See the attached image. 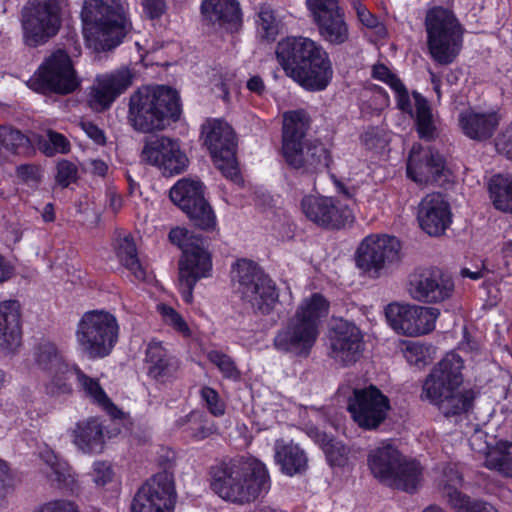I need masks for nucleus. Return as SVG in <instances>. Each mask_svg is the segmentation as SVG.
Returning <instances> with one entry per match:
<instances>
[{"label": "nucleus", "mask_w": 512, "mask_h": 512, "mask_svg": "<svg viewBox=\"0 0 512 512\" xmlns=\"http://www.w3.org/2000/svg\"><path fill=\"white\" fill-rule=\"evenodd\" d=\"M275 56L284 74L305 91L322 92L333 80L329 53L311 38L287 36L277 43Z\"/></svg>", "instance_id": "1"}, {"label": "nucleus", "mask_w": 512, "mask_h": 512, "mask_svg": "<svg viewBox=\"0 0 512 512\" xmlns=\"http://www.w3.org/2000/svg\"><path fill=\"white\" fill-rule=\"evenodd\" d=\"M210 489L225 501L246 504L271 486L266 465L252 456H236L209 468Z\"/></svg>", "instance_id": "2"}, {"label": "nucleus", "mask_w": 512, "mask_h": 512, "mask_svg": "<svg viewBox=\"0 0 512 512\" xmlns=\"http://www.w3.org/2000/svg\"><path fill=\"white\" fill-rule=\"evenodd\" d=\"M464 361L456 352H448L426 376L421 399L428 401L446 417L468 413L474 405L473 389H462Z\"/></svg>", "instance_id": "3"}, {"label": "nucleus", "mask_w": 512, "mask_h": 512, "mask_svg": "<svg viewBox=\"0 0 512 512\" xmlns=\"http://www.w3.org/2000/svg\"><path fill=\"white\" fill-rule=\"evenodd\" d=\"M182 103L179 92L168 85H144L129 97L127 120L137 132L162 131L180 119Z\"/></svg>", "instance_id": "4"}, {"label": "nucleus", "mask_w": 512, "mask_h": 512, "mask_svg": "<svg viewBox=\"0 0 512 512\" xmlns=\"http://www.w3.org/2000/svg\"><path fill=\"white\" fill-rule=\"evenodd\" d=\"M330 309V302L319 292L302 300L293 317L277 331L273 346L283 353L307 357L319 336V325Z\"/></svg>", "instance_id": "5"}, {"label": "nucleus", "mask_w": 512, "mask_h": 512, "mask_svg": "<svg viewBox=\"0 0 512 512\" xmlns=\"http://www.w3.org/2000/svg\"><path fill=\"white\" fill-rule=\"evenodd\" d=\"M424 26L431 59L442 66L452 64L462 50L464 34L454 12L442 6H434L427 10Z\"/></svg>", "instance_id": "6"}, {"label": "nucleus", "mask_w": 512, "mask_h": 512, "mask_svg": "<svg viewBox=\"0 0 512 512\" xmlns=\"http://www.w3.org/2000/svg\"><path fill=\"white\" fill-rule=\"evenodd\" d=\"M201 139L222 175L242 185L244 180L236 157L238 140L232 126L222 119L208 118L201 125Z\"/></svg>", "instance_id": "7"}, {"label": "nucleus", "mask_w": 512, "mask_h": 512, "mask_svg": "<svg viewBox=\"0 0 512 512\" xmlns=\"http://www.w3.org/2000/svg\"><path fill=\"white\" fill-rule=\"evenodd\" d=\"M206 187L200 180L179 179L170 189L169 198L187 217L192 227L214 232L217 229V216L208 199Z\"/></svg>", "instance_id": "8"}, {"label": "nucleus", "mask_w": 512, "mask_h": 512, "mask_svg": "<svg viewBox=\"0 0 512 512\" xmlns=\"http://www.w3.org/2000/svg\"><path fill=\"white\" fill-rule=\"evenodd\" d=\"M237 291L244 302L262 315L273 312L279 301V289L271 277L251 260L237 262Z\"/></svg>", "instance_id": "9"}, {"label": "nucleus", "mask_w": 512, "mask_h": 512, "mask_svg": "<svg viewBox=\"0 0 512 512\" xmlns=\"http://www.w3.org/2000/svg\"><path fill=\"white\" fill-rule=\"evenodd\" d=\"M24 43L37 47L55 37L62 26L60 0H28L21 10Z\"/></svg>", "instance_id": "10"}, {"label": "nucleus", "mask_w": 512, "mask_h": 512, "mask_svg": "<svg viewBox=\"0 0 512 512\" xmlns=\"http://www.w3.org/2000/svg\"><path fill=\"white\" fill-rule=\"evenodd\" d=\"M168 239L182 251L179 260L180 276L191 277L193 281L211 276L212 255L208 250L207 239L203 235L176 226L169 231Z\"/></svg>", "instance_id": "11"}, {"label": "nucleus", "mask_w": 512, "mask_h": 512, "mask_svg": "<svg viewBox=\"0 0 512 512\" xmlns=\"http://www.w3.org/2000/svg\"><path fill=\"white\" fill-rule=\"evenodd\" d=\"M133 29L122 0H98V54L122 45Z\"/></svg>", "instance_id": "12"}, {"label": "nucleus", "mask_w": 512, "mask_h": 512, "mask_svg": "<svg viewBox=\"0 0 512 512\" xmlns=\"http://www.w3.org/2000/svg\"><path fill=\"white\" fill-rule=\"evenodd\" d=\"M176 500L173 472H158L139 487L131 512H173Z\"/></svg>", "instance_id": "13"}, {"label": "nucleus", "mask_w": 512, "mask_h": 512, "mask_svg": "<svg viewBox=\"0 0 512 512\" xmlns=\"http://www.w3.org/2000/svg\"><path fill=\"white\" fill-rule=\"evenodd\" d=\"M390 409L389 397L373 384L355 389L348 402L354 422L368 431L377 429L387 419Z\"/></svg>", "instance_id": "14"}, {"label": "nucleus", "mask_w": 512, "mask_h": 512, "mask_svg": "<svg viewBox=\"0 0 512 512\" xmlns=\"http://www.w3.org/2000/svg\"><path fill=\"white\" fill-rule=\"evenodd\" d=\"M31 87L41 93L69 94L78 86L70 57L63 51L53 53L38 69Z\"/></svg>", "instance_id": "15"}, {"label": "nucleus", "mask_w": 512, "mask_h": 512, "mask_svg": "<svg viewBox=\"0 0 512 512\" xmlns=\"http://www.w3.org/2000/svg\"><path fill=\"white\" fill-rule=\"evenodd\" d=\"M454 291L453 277L439 268L419 267L409 275L408 292L419 302L442 303L452 298Z\"/></svg>", "instance_id": "16"}, {"label": "nucleus", "mask_w": 512, "mask_h": 512, "mask_svg": "<svg viewBox=\"0 0 512 512\" xmlns=\"http://www.w3.org/2000/svg\"><path fill=\"white\" fill-rule=\"evenodd\" d=\"M385 316L392 329L404 336H420L434 330L439 310L433 307L390 303Z\"/></svg>", "instance_id": "17"}, {"label": "nucleus", "mask_w": 512, "mask_h": 512, "mask_svg": "<svg viewBox=\"0 0 512 512\" xmlns=\"http://www.w3.org/2000/svg\"><path fill=\"white\" fill-rule=\"evenodd\" d=\"M321 39L330 46H341L349 40V26L338 0H306Z\"/></svg>", "instance_id": "18"}, {"label": "nucleus", "mask_w": 512, "mask_h": 512, "mask_svg": "<svg viewBox=\"0 0 512 512\" xmlns=\"http://www.w3.org/2000/svg\"><path fill=\"white\" fill-rule=\"evenodd\" d=\"M140 157L146 164L156 167L165 177L183 173L189 164L179 140L166 136H155L146 140Z\"/></svg>", "instance_id": "19"}, {"label": "nucleus", "mask_w": 512, "mask_h": 512, "mask_svg": "<svg viewBox=\"0 0 512 512\" xmlns=\"http://www.w3.org/2000/svg\"><path fill=\"white\" fill-rule=\"evenodd\" d=\"M400 249V242L395 236L368 235L356 249V266L363 272L378 277L386 264L398 260Z\"/></svg>", "instance_id": "20"}, {"label": "nucleus", "mask_w": 512, "mask_h": 512, "mask_svg": "<svg viewBox=\"0 0 512 512\" xmlns=\"http://www.w3.org/2000/svg\"><path fill=\"white\" fill-rule=\"evenodd\" d=\"M305 217L318 227L328 230H340L352 221V212L337 198L323 195H305L300 202Z\"/></svg>", "instance_id": "21"}, {"label": "nucleus", "mask_w": 512, "mask_h": 512, "mask_svg": "<svg viewBox=\"0 0 512 512\" xmlns=\"http://www.w3.org/2000/svg\"><path fill=\"white\" fill-rule=\"evenodd\" d=\"M446 170V159L435 147L413 145L406 162L407 177L417 184L438 182Z\"/></svg>", "instance_id": "22"}, {"label": "nucleus", "mask_w": 512, "mask_h": 512, "mask_svg": "<svg viewBox=\"0 0 512 512\" xmlns=\"http://www.w3.org/2000/svg\"><path fill=\"white\" fill-rule=\"evenodd\" d=\"M331 356L343 366L355 364L364 351L362 332L353 322L340 320L330 334Z\"/></svg>", "instance_id": "23"}, {"label": "nucleus", "mask_w": 512, "mask_h": 512, "mask_svg": "<svg viewBox=\"0 0 512 512\" xmlns=\"http://www.w3.org/2000/svg\"><path fill=\"white\" fill-rule=\"evenodd\" d=\"M310 119L303 109L285 112L283 115L281 155L287 165L298 162V155L306 147Z\"/></svg>", "instance_id": "24"}, {"label": "nucleus", "mask_w": 512, "mask_h": 512, "mask_svg": "<svg viewBox=\"0 0 512 512\" xmlns=\"http://www.w3.org/2000/svg\"><path fill=\"white\" fill-rule=\"evenodd\" d=\"M35 362L42 369L49 373L62 371L74 373L80 388L89 396L93 403H96V380L87 376L76 366L70 367L63 361L62 355L54 343L50 341L40 342L34 352Z\"/></svg>", "instance_id": "25"}, {"label": "nucleus", "mask_w": 512, "mask_h": 512, "mask_svg": "<svg viewBox=\"0 0 512 512\" xmlns=\"http://www.w3.org/2000/svg\"><path fill=\"white\" fill-rule=\"evenodd\" d=\"M203 19L227 34L238 33L243 26V11L238 0H201Z\"/></svg>", "instance_id": "26"}, {"label": "nucleus", "mask_w": 512, "mask_h": 512, "mask_svg": "<svg viewBox=\"0 0 512 512\" xmlns=\"http://www.w3.org/2000/svg\"><path fill=\"white\" fill-rule=\"evenodd\" d=\"M418 221L421 229L430 236H440L449 228L452 212L442 193H430L421 200Z\"/></svg>", "instance_id": "27"}, {"label": "nucleus", "mask_w": 512, "mask_h": 512, "mask_svg": "<svg viewBox=\"0 0 512 512\" xmlns=\"http://www.w3.org/2000/svg\"><path fill=\"white\" fill-rule=\"evenodd\" d=\"M22 344L20 304L16 300L0 303V349L15 353Z\"/></svg>", "instance_id": "28"}, {"label": "nucleus", "mask_w": 512, "mask_h": 512, "mask_svg": "<svg viewBox=\"0 0 512 512\" xmlns=\"http://www.w3.org/2000/svg\"><path fill=\"white\" fill-rule=\"evenodd\" d=\"M459 127L469 139L485 142L493 137L499 124L500 116L496 111L476 112L472 109L459 114Z\"/></svg>", "instance_id": "29"}, {"label": "nucleus", "mask_w": 512, "mask_h": 512, "mask_svg": "<svg viewBox=\"0 0 512 512\" xmlns=\"http://www.w3.org/2000/svg\"><path fill=\"white\" fill-rule=\"evenodd\" d=\"M134 73L129 67H121L110 73L98 75V112L106 110L132 84Z\"/></svg>", "instance_id": "30"}, {"label": "nucleus", "mask_w": 512, "mask_h": 512, "mask_svg": "<svg viewBox=\"0 0 512 512\" xmlns=\"http://www.w3.org/2000/svg\"><path fill=\"white\" fill-rule=\"evenodd\" d=\"M174 426L190 442H201L219 434L217 423L206 412L198 409L179 417Z\"/></svg>", "instance_id": "31"}, {"label": "nucleus", "mask_w": 512, "mask_h": 512, "mask_svg": "<svg viewBox=\"0 0 512 512\" xmlns=\"http://www.w3.org/2000/svg\"><path fill=\"white\" fill-rule=\"evenodd\" d=\"M147 375L157 382L165 383L179 368V361L172 356L161 342L151 341L145 351Z\"/></svg>", "instance_id": "32"}, {"label": "nucleus", "mask_w": 512, "mask_h": 512, "mask_svg": "<svg viewBox=\"0 0 512 512\" xmlns=\"http://www.w3.org/2000/svg\"><path fill=\"white\" fill-rule=\"evenodd\" d=\"M274 458L280 470L287 476L302 474L307 470L308 458L305 451L293 441L278 439L274 445Z\"/></svg>", "instance_id": "33"}, {"label": "nucleus", "mask_w": 512, "mask_h": 512, "mask_svg": "<svg viewBox=\"0 0 512 512\" xmlns=\"http://www.w3.org/2000/svg\"><path fill=\"white\" fill-rule=\"evenodd\" d=\"M297 157L299 163L288 166L307 174L322 173L333 163L331 151L320 140L309 141Z\"/></svg>", "instance_id": "34"}, {"label": "nucleus", "mask_w": 512, "mask_h": 512, "mask_svg": "<svg viewBox=\"0 0 512 512\" xmlns=\"http://www.w3.org/2000/svg\"><path fill=\"white\" fill-rule=\"evenodd\" d=\"M401 451L391 443L382 445L371 450L368 454L367 464L372 475L381 483L387 482L393 476L397 463L401 460Z\"/></svg>", "instance_id": "35"}, {"label": "nucleus", "mask_w": 512, "mask_h": 512, "mask_svg": "<svg viewBox=\"0 0 512 512\" xmlns=\"http://www.w3.org/2000/svg\"><path fill=\"white\" fill-rule=\"evenodd\" d=\"M393 476L389 477L386 484L394 489L413 494L417 491L423 475V467L416 459L405 457L401 454V460L397 463Z\"/></svg>", "instance_id": "36"}, {"label": "nucleus", "mask_w": 512, "mask_h": 512, "mask_svg": "<svg viewBox=\"0 0 512 512\" xmlns=\"http://www.w3.org/2000/svg\"><path fill=\"white\" fill-rule=\"evenodd\" d=\"M98 407L109 418L110 424L105 425V420L98 421V443L104 438L109 439L118 436L121 433L125 420L128 418V413L124 412L118 407L107 395L105 390L98 383Z\"/></svg>", "instance_id": "37"}, {"label": "nucleus", "mask_w": 512, "mask_h": 512, "mask_svg": "<svg viewBox=\"0 0 512 512\" xmlns=\"http://www.w3.org/2000/svg\"><path fill=\"white\" fill-rule=\"evenodd\" d=\"M115 254L120 264L126 268L138 282L149 280L146 267L141 263L138 249L132 235L119 238L115 244Z\"/></svg>", "instance_id": "38"}, {"label": "nucleus", "mask_w": 512, "mask_h": 512, "mask_svg": "<svg viewBox=\"0 0 512 512\" xmlns=\"http://www.w3.org/2000/svg\"><path fill=\"white\" fill-rule=\"evenodd\" d=\"M120 326L116 316L98 309V358L111 354L119 340Z\"/></svg>", "instance_id": "39"}, {"label": "nucleus", "mask_w": 512, "mask_h": 512, "mask_svg": "<svg viewBox=\"0 0 512 512\" xmlns=\"http://www.w3.org/2000/svg\"><path fill=\"white\" fill-rule=\"evenodd\" d=\"M415 99V129L420 139L432 141L436 138V127L432 109L428 100L418 92L413 93Z\"/></svg>", "instance_id": "40"}, {"label": "nucleus", "mask_w": 512, "mask_h": 512, "mask_svg": "<svg viewBox=\"0 0 512 512\" xmlns=\"http://www.w3.org/2000/svg\"><path fill=\"white\" fill-rule=\"evenodd\" d=\"M489 193L495 209L512 213V176L496 174L489 182Z\"/></svg>", "instance_id": "41"}, {"label": "nucleus", "mask_w": 512, "mask_h": 512, "mask_svg": "<svg viewBox=\"0 0 512 512\" xmlns=\"http://www.w3.org/2000/svg\"><path fill=\"white\" fill-rule=\"evenodd\" d=\"M76 338L82 351L96 356V310L86 312L78 323Z\"/></svg>", "instance_id": "42"}, {"label": "nucleus", "mask_w": 512, "mask_h": 512, "mask_svg": "<svg viewBox=\"0 0 512 512\" xmlns=\"http://www.w3.org/2000/svg\"><path fill=\"white\" fill-rule=\"evenodd\" d=\"M73 443L85 454H91L96 443V418L79 421L72 431Z\"/></svg>", "instance_id": "43"}, {"label": "nucleus", "mask_w": 512, "mask_h": 512, "mask_svg": "<svg viewBox=\"0 0 512 512\" xmlns=\"http://www.w3.org/2000/svg\"><path fill=\"white\" fill-rule=\"evenodd\" d=\"M449 502L457 512H497L488 502L471 498L469 495L453 487L448 493Z\"/></svg>", "instance_id": "44"}, {"label": "nucleus", "mask_w": 512, "mask_h": 512, "mask_svg": "<svg viewBox=\"0 0 512 512\" xmlns=\"http://www.w3.org/2000/svg\"><path fill=\"white\" fill-rule=\"evenodd\" d=\"M80 17L84 40L90 49L96 51V0H84Z\"/></svg>", "instance_id": "45"}, {"label": "nucleus", "mask_w": 512, "mask_h": 512, "mask_svg": "<svg viewBox=\"0 0 512 512\" xmlns=\"http://www.w3.org/2000/svg\"><path fill=\"white\" fill-rule=\"evenodd\" d=\"M322 449L330 466L343 467L348 460V448L339 440L323 435Z\"/></svg>", "instance_id": "46"}, {"label": "nucleus", "mask_w": 512, "mask_h": 512, "mask_svg": "<svg viewBox=\"0 0 512 512\" xmlns=\"http://www.w3.org/2000/svg\"><path fill=\"white\" fill-rule=\"evenodd\" d=\"M41 459L50 468L51 472H47V476L51 481L58 484H67L70 477L69 466L65 461H62L51 450L46 449L40 453Z\"/></svg>", "instance_id": "47"}, {"label": "nucleus", "mask_w": 512, "mask_h": 512, "mask_svg": "<svg viewBox=\"0 0 512 512\" xmlns=\"http://www.w3.org/2000/svg\"><path fill=\"white\" fill-rule=\"evenodd\" d=\"M257 24L261 38L267 41H275L279 34V22L276 19L274 11L270 7H261L258 13Z\"/></svg>", "instance_id": "48"}, {"label": "nucleus", "mask_w": 512, "mask_h": 512, "mask_svg": "<svg viewBox=\"0 0 512 512\" xmlns=\"http://www.w3.org/2000/svg\"><path fill=\"white\" fill-rule=\"evenodd\" d=\"M207 357L219 369L223 378L233 381L240 380L241 372L229 355L222 351L212 350L208 353Z\"/></svg>", "instance_id": "49"}, {"label": "nucleus", "mask_w": 512, "mask_h": 512, "mask_svg": "<svg viewBox=\"0 0 512 512\" xmlns=\"http://www.w3.org/2000/svg\"><path fill=\"white\" fill-rule=\"evenodd\" d=\"M357 18L359 22L369 28L374 29L379 37L387 35V29L384 24L379 22L378 17L373 14L364 4L357 2L354 4Z\"/></svg>", "instance_id": "50"}, {"label": "nucleus", "mask_w": 512, "mask_h": 512, "mask_svg": "<svg viewBox=\"0 0 512 512\" xmlns=\"http://www.w3.org/2000/svg\"><path fill=\"white\" fill-rule=\"evenodd\" d=\"M52 378L46 385V392L51 396L68 395L72 393V385L69 379L75 376L74 373H64L62 371H54L51 373Z\"/></svg>", "instance_id": "51"}, {"label": "nucleus", "mask_w": 512, "mask_h": 512, "mask_svg": "<svg viewBox=\"0 0 512 512\" xmlns=\"http://www.w3.org/2000/svg\"><path fill=\"white\" fill-rule=\"evenodd\" d=\"M200 397L211 415L221 417L225 414V404L214 388L209 386L202 387Z\"/></svg>", "instance_id": "52"}, {"label": "nucleus", "mask_w": 512, "mask_h": 512, "mask_svg": "<svg viewBox=\"0 0 512 512\" xmlns=\"http://www.w3.org/2000/svg\"><path fill=\"white\" fill-rule=\"evenodd\" d=\"M123 207V198L118 188L113 184H107L105 191L104 213L114 218Z\"/></svg>", "instance_id": "53"}, {"label": "nucleus", "mask_w": 512, "mask_h": 512, "mask_svg": "<svg viewBox=\"0 0 512 512\" xmlns=\"http://www.w3.org/2000/svg\"><path fill=\"white\" fill-rule=\"evenodd\" d=\"M484 465L487 469L496 471L500 475L512 478V457L505 455L488 454Z\"/></svg>", "instance_id": "54"}, {"label": "nucleus", "mask_w": 512, "mask_h": 512, "mask_svg": "<svg viewBox=\"0 0 512 512\" xmlns=\"http://www.w3.org/2000/svg\"><path fill=\"white\" fill-rule=\"evenodd\" d=\"M56 182L62 188H67L71 183L77 179V166L67 160H62L57 164Z\"/></svg>", "instance_id": "55"}, {"label": "nucleus", "mask_w": 512, "mask_h": 512, "mask_svg": "<svg viewBox=\"0 0 512 512\" xmlns=\"http://www.w3.org/2000/svg\"><path fill=\"white\" fill-rule=\"evenodd\" d=\"M47 142L50 144H44V152L47 156H52L55 153H66L70 150L68 139L56 131H47Z\"/></svg>", "instance_id": "56"}, {"label": "nucleus", "mask_w": 512, "mask_h": 512, "mask_svg": "<svg viewBox=\"0 0 512 512\" xmlns=\"http://www.w3.org/2000/svg\"><path fill=\"white\" fill-rule=\"evenodd\" d=\"M111 484L116 493L120 492L121 481L115 479L112 464L98 461V487Z\"/></svg>", "instance_id": "57"}, {"label": "nucleus", "mask_w": 512, "mask_h": 512, "mask_svg": "<svg viewBox=\"0 0 512 512\" xmlns=\"http://www.w3.org/2000/svg\"><path fill=\"white\" fill-rule=\"evenodd\" d=\"M371 76L372 78L385 83L391 89L402 82L396 74L382 63L373 65Z\"/></svg>", "instance_id": "58"}, {"label": "nucleus", "mask_w": 512, "mask_h": 512, "mask_svg": "<svg viewBox=\"0 0 512 512\" xmlns=\"http://www.w3.org/2000/svg\"><path fill=\"white\" fill-rule=\"evenodd\" d=\"M427 348L419 343H411L407 346L405 357L407 361L417 367L426 365L427 361Z\"/></svg>", "instance_id": "59"}, {"label": "nucleus", "mask_w": 512, "mask_h": 512, "mask_svg": "<svg viewBox=\"0 0 512 512\" xmlns=\"http://www.w3.org/2000/svg\"><path fill=\"white\" fill-rule=\"evenodd\" d=\"M495 147L499 154L512 160V124L496 137Z\"/></svg>", "instance_id": "60"}, {"label": "nucleus", "mask_w": 512, "mask_h": 512, "mask_svg": "<svg viewBox=\"0 0 512 512\" xmlns=\"http://www.w3.org/2000/svg\"><path fill=\"white\" fill-rule=\"evenodd\" d=\"M362 145L368 150L383 148L385 139L381 132L374 127L368 128L361 136Z\"/></svg>", "instance_id": "61"}, {"label": "nucleus", "mask_w": 512, "mask_h": 512, "mask_svg": "<svg viewBox=\"0 0 512 512\" xmlns=\"http://www.w3.org/2000/svg\"><path fill=\"white\" fill-rule=\"evenodd\" d=\"M395 94V100L397 103V107L404 113L413 114V109L411 105V100L409 96L408 89L404 85L403 82H400L398 85L392 88Z\"/></svg>", "instance_id": "62"}, {"label": "nucleus", "mask_w": 512, "mask_h": 512, "mask_svg": "<svg viewBox=\"0 0 512 512\" xmlns=\"http://www.w3.org/2000/svg\"><path fill=\"white\" fill-rule=\"evenodd\" d=\"M164 314L168 317L171 326L185 335L190 333V328L183 317L172 307H164Z\"/></svg>", "instance_id": "63"}, {"label": "nucleus", "mask_w": 512, "mask_h": 512, "mask_svg": "<svg viewBox=\"0 0 512 512\" xmlns=\"http://www.w3.org/2000/svg\"><path fill=\"white\" fill-rule=\"evenodd\" d=\"M143 9L149 19H159L166 11V1L144 0Z\"/></svg>", "instance_id": "64"}]
</instances>
